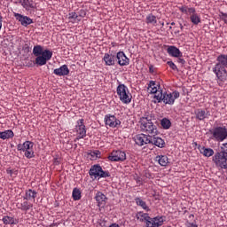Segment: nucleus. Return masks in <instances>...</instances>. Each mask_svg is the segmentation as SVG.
I'll list each match as a JSON object with an SVG mask.
<instances>
[{"instance_id":"1","label":"nucleus","mask_w":227,"mask_h":227,"mask_svg":"<svg viewBox=\"0 0 227 227\" xmlns=\"http://www.w3.org/2000/svg\"><path fill=\"white\" fill-rule=\"evenodd\" d=\"M217 63L213 67V72L216 75V79L224 82L227 79V55L221 54L216 58Z\"/></svg>"},{"instance_id":"2","label":"nucleus","mask_w":227,"mask_h":227,"mask_svg":"<svg viewBox=\"0 0 227 227\" xmlns=\"http://www.w3.org/2000/svg\"><path fill=\"white\" fill-rule=\"evenodd\" d=\"M176 98H180V92L178 90H174L172 92L162 90L156 95L157 102H163V104H166L167 106H173Z\"/></svg>"},{"instance_id":"3","label":"nucleus","mask_w":227,"mask_h":227,"mask_svg":"<svg viewBox=\"0 0 227 227\" xmlns=\"http://www.w3.org/2000/svg\"><path fill=\"white\" fill-rule=\"evenodd\" d=\"M178 10L181 13H184L189 16V20L193 26L201 24V14L196 12V8L189 7L187 5L179 6Z\"/></svg>"},{"instance_id":"4","label":"nucleus","mask_w":227,"mask_h":227,"mask_svg":"<svg viewBox=\"0 0 227 227\" xmlns=\"http://www.w3.org/2000/svg\"><path fill=\"white\" fill-rule=\"evenodd\" d=\"M209 134H211L210 139L216 141L217 143H223L227 139V128L224 125L215 126L209 129Z\"/></svg>"},{"instance_id":"5","label":"nucleus","mask_w":227,"mask_h":227,"mask_svg":"<svg viewBox=\"0 0 227 227\" xmlns=\"http://www.w3.org/2000/svg\"><path fill=\"white\" fill-rule=\"evenodd\" d=\"M140 129L142 132H145V134H147L146 136H151V137L157 136V134H159L157 126L152 122V120H148V118L141 119Z\"/></svg>"},{"instance_id":"6","label":"nucleus","mask_w":227,"mask_h":227,"mask_svg":"<svg viewBox=\"0 0 227 227\" xmlns=\"http://www.w3.org/2000/svg\"><path fill=\"white\" fill-rule=\"evenodd\" d=\"M116 93L119 97V100H121L122 104H130L132 102V94H130L129 87L125 84H119L116 89Z\"/></svg>"},{"instance_id":"7","label":"nucleus","mask_w":227,"mask_h":227,"mask_svg":"<svg viewBox=\"0 0 227 227\" xmlns=\"http://www.w3.org/2000/svg\"><path fill=\"white\" fill-rule=\"evenodd\" d=\"M35 144L29 140L25 141L23 144L17 145L18 152H24L27 159H33L35 157V151L33 150Z\"/></svg>"},{"instance_id":"8","label":"nucleus","mask_w":227,"mask_h":227,"mask_svg":"<svg viewBox=\"0 0 227 227\" xmlns=\"http://www.w3.org/2000/svg\"><path fill=\"white\" fill-rule=\"evenodd\" d=\"M90 176H94V178H109L111 173L107 170L102 169V167L99 164L91 166L89 171Z\"/></svg>"},{"instance_id":"9","label":"nucleus","mask_w":227,"mask_h":227,"mask_svg":"<svg viewBox=\"0 0 227 227\" xmlns=\"http://www.w3.org/2000/svg\"><path fill=\"white\" fill-rule=\"evenodd\" d=\"M214 164L216 168H221L222 169H227V154L226 153L217 152L212 158Z\"/></svg>"},{"instance_id":"10","label":"nucleus","mask_w":227,"mask_h":227,"mask_svg":"<svg viewBox=\"0 0 227 227\" xmlns=\"http://www.w3.org/2000/svg\"><path fill=\"white\" fill-rule=\"evenodd\" d=\"M74 131L76 133L74 143H77V141L81 139H84L86 137V125H84V119H80L76 121Z\"/></svg>"},{"instance_id":"11","label":"nucleus","mask_w":227,"mask_h":227,"mask_svg":"<svg viewBox=\"0 0 227 227\" xmlns=\"http://www.w3.org/2000/svg\"><path fill=\"white\" fill-rule=\"evenodd\" d=\"M51 59H52V51L44 50L43 55L35 57V63L37 67H43V65H47V61H51Z\"/></svg>"},{"instance_id":"12","label":"nucleus","mask_w":227,"mask_h":227,"mask_svg":"<svg viewBox=\"0 0 227 227\" xmlns=\"http://www.w3.org/2000/svg\"><path fill=\"white\" fill-rule=\"evenodd\" d=\"M107 159L111 162H125L127 160V153L125 151L115 150L108 155Z\"/></svg>"},{"instance_id":"13","label":"nucleus","mask_w":227,"mask_h":227,"mask_svg":"<svg viewBox=\"0 0 227 227\" xmlns=\"http://www.w3.org/2000/svg\"><path fill=\"white\" fill-rule=\"evenodd\" d=\"M104 121L106 127L111 129H118L121 125V121L111 114L105 115Z\"/></svg>"},{"instance_id":"14","label":"nucleus","mask_w":227,"mask_h":227,"mask_svg":"<svg viewBox=\"0 0 227 227\" xmlns=\"http://www.w3.org/2000/svg\"><path fill=\"white\" fill-rule=\"evenodd\" d=\"M152 142V136L146 134H138L135 137V143L138 146H145V145H150Z\"/></svg>"},{"instance_id":"15","label":"nucleus","mask_w":227,"mask_h":227,"mask_svg":"<svg viewBox=\"0 0 227 227\" xmlns=\"http://www.w3.org/2000/svg\"><path fill=\"white\" fill-rule=\"evenodd\" d=\"M13 17L21 24L24 27H27V26L33 24V19L24 16L18 12H13Z\"/></svg>"},{"instance_id":"16","label":"nucleus","mask_w":227,"mask_h":227,"mask_svg":"<svg viewBox=\"0 0 227 227\" xmlns=\"http://www.w3.org/2000/svg\"><path fill=\"white\" fill-rule=\"evenodd\" d=\"M116 59H117V63H118V65H120V67H128V65H129V63H130V59H129L127 57V55H125V52H123V51L117 52Z\"/></svg>"},{"instance_id":"17","label":"nucleus","mask_w":227,"mask_h":227,"mask_svg":"<svg viewBox=\"0 0 227 227\" xmlns=\"http://www.w3.org/2000/svg\"><path fill=\"white\" fill-rule=\"evenodd\" d=\"M15 4H21V6L26 10V12H30V10H35L36 5L33 0H15Z\"/></svg>"},{"instance_id":"18","label":"nucleus","mask_w":227,"mask_h":227,"mask_svg":"<svg viewBox=\"0 0 227 227\" xmlns=\"http://www.w3.org/2000/svg\"><path fill=\"white\" fill-rule=\"evenodd\" d=\"M136 217L137 221H140V223H145L146 227H150V225L152 224V223L150 222L152 221V217H150V215H148L147 213H145L143 211L137 212Z\"/></svg>"},{"instance_id":"19","label":"nucleus","mask_w":227,"mask_h":227,"mask_svg":"<svg viewBox=\"0 0 227 227\" xmlns=\"http://www.w3.org/2000/svg\"><path fill=\"white\" fill-rule=\"evenodd\" d=\"M167 52L172 58H183L184 56L182 51H180V49L173 45L168 47Z\"/></svg>"},{"instance_id":"20","label":"nucleus","mask_w":227,"mask_h":227,"mask_svg":"<svg viewBox=\"0 0 227 227\" xmlns=\"http://www.w3.org/2000/svg\"><path fill=\"white\" fill-rule=\"evenodd\" d=\"M53 74L59 77H65V75L70 74V69H68V66L63 65L60 67L54 69Z\"/></svg>"},{"instance_id":"21","label":"nucleus","mask_w":227,"mask_h":227,"mask_svg":"<svg viewBox=\"0 0 227 227\" xmlns=\"http://www.w3.org/2000/svg\"><path fill=\"white\" fill-rule=\"evenodd\" d=\"M103 61L106 67H114L116 63V57L111 53H105Z\"/></svg>"},{"instance_id":"22","label":"nucleus","mask_w":227,"mask_h":227,"mask_svg":"<svg viewBox=\"0 0 227 227\" xmlns=\"http://www.w3.org/2000/svg\"><path fill=\"white\" fill-rule=\"evenodd\" d=\"M16 207L19 210H21L22 212H28V210H31V208H33V204L24 200L23 202H18L16 204Z\"/></svg>"},{"instance_id":"23","label":"nucleus","mask_w":227,"mask_h":227,"mask_svg":"<svg viewBox=\"0 0 227 227\" xmlns=\"http://www.w3.org/2000/svg\"><path fill=\"white\" fill-rule=\"evenodd\" d=\"M95 200L98 207H106V201H107V197L102 192H98L96 193Z\"/></svg>"},{"instance_id":"24","label":"nucleus","mask_w":227,"mask_h":227,"mask_svg":"<svg viewBox=\"0 0 227 227\" xmlns=\"http://www.w3.org/2000/svg\"><path fill=\"white\" fill-rule=\"evenodd\" d=\"M164 222H166V216H156L154 218H151V224L149 225V227L162 226V224H164Z\"/></svg>"},{"instance_id":"25","label":"nucleus","mask_w":227,"mask_h":227,"mask_svg":"<svg viewBox=\"0 0 227 227\" xmlns=\"http://www.w3.org/2000/svg\"><path fill=\"white\" fill-rule=\"evenodd\" d=\"M195 116H196L197 120H200V121H203V120H205V119L208 118V116H210V112L203 110V109H197L195 111Z\"/></svg>"},{"instance_id":"26","label":"nucleus","mask_w":227,"mask_h":227,"mask_svg":"<svg viewBox=\"0 0 227 227\" xmlns=\"http://www.w3.org/2000/svg\"><path fill=\"white\" fill-rule=\"evenodd\" d=\"M150 145H154V146H158V148H164L166 142L164 139L159 137H151Z\"/></svg>"},{"instance_id":"27","label":"nucleus","mask_w":227,"mask_h":227,"mask_svg":"<svg viewBox=\"0 0 227 227\" xmlns=\"http://www.w3.org/2000/svg\"><path fill=\"white\" fill-rule=\"evenodd\" d=\"M157 86L159 85L153 81L149 82V89L151 90V93L154 94L153 98H155V100L157 99L158 93H162V90L157 89Z\"/></svg>"},{"instance_id":"28","label":"nucleus","mask_w":227,"mask_h":227,"mask_svg":"<svg viewBox=\"0 0 227 227\" xmlns=\"http://www.w3.org/2000/svg\"><path fill=\"white\" fill-rule=\"evenodd\" d=\"M15 137V133H13V130L12 129L0 131V139H3L4 141L6 139H12V137Z\"/></svg>"},{"instance_id":"29","label":"nucleus","mask_w":227,"mask_h":227,"mask_svg":"<svg viewBox=\"0 0 227 227\" xmlns=\"http://www.w3.org/2000/svg\"><path fill=\"white\" fill-rule=\"evenodd\" d=\"M155 161L160 164V166L166 167L169 164V159L166 155H158L155 157Z\"/></svg>"},{"instance_id":"30","label":"nucleus","mask_w":227,"mask_h":227,"mask_svg":"<svg viewBox=\"0 0 227 227\" xmlns=\"http://www.w3.org/2000/svg\"><path fill=\"white\" fill-rule=\"evenodd\" d=\"M38 194V192H36V191L28 189L25 191V196L23 197V200H26L27 201L31 200H35V198H36V195Z\"/></svg>"},{"instance_id":"31","label":"nucleus","mask_w":227,"mask_h":227,"mask_svg":"<svg viewBox=\"0 0 227 227\" xmlns=\"http://www.w3.org/2000/svg\"><path fill=\"white\" fill-rule=\"evenodd\" d=\"M135 201H136V204L137 205V207H141V208L145 210V212H150V207H148V205H146V202L145 200H143L141 198L137 197L135 199Z\"/></svg>"},{"instance_id":"32","label":"nucleus","mask_w":227,"mask_h":227,"mask_svg":"<svg viewBox=\"0 0 227 227\" xmlns=\"http://www.w3.org/2000/svg\"><path fill=\"white\" fill-rule=\"evenodd\" d=\"M200 152L204 157L208 158V157H213V155H214V149H212V148H207V147L203 146V147L200 148Z\"/></svg>"},{"instance_id":"33","label":"nucleus","mask_w":227,"mask_h":227,"mask_svg":"<svg viewBox=\"0 0 227 227\" xmlns=\"http://www.w3.org/2000/svg\"><path fill=\"white\" fill-rule=\"evenodd\" d=\"M43 46L37 44L35 46H34L33 48V54L34 56H42L43 55Z\"/></svg>"},{"instance_id":"34","label":"nucleus","mask_w":227,"mask_h":227,"mask_svg":"<svg viewBox=\"0 0 227 227\" xmlns=\"http://www.w3.org/2000/svg\"><path fill=\"white\" fill-rule=\"evenodd\" d=\"M72 198L74 201H79L82 196L81 195V190L79 188H74L72 192Z\"/></svg>"},{"instance_id":"35","label":"nucleus","mask_w":227,"mask_h":227,"mask_svg":"<svg viewBox=\"0 0 227 227\" xmlns=\"http://www.w3.org/2000/svg\"><path fill=\"white\" fill-rule=\"evenodd\" d=\"M146 24H153V26H155L157 24V17L153 14H149L145 18Z\"/></svg>"},{"instance_id":"36","label":"nucleus","mask_w":227,"mask_h":227,"mask_svg":"<svg viewBox=\"0 0 227 227\" xmlns=\"http://www.w3.org/2000/svg\"><path fill=\"white\" fill-rule=\"evenodd\" d=\"M160 125L162 129H164L165 130H168V129L171 128V121H169V119L168 118H163L160 121Z\"/></svg>"},{"instance_id":"37","label":"nucleus","mask_w":227,"mask_h":227,"mask_svg":"<svg viewBox=\"0 0 227 227\" xmlns=\"http://www.w3.org/2000/svg\"><path fill=\"white\" fill-rule=\"evenodd\" d=\"M4 224H17V220H15L14 217H11V216H4L2 219Z\"/></svg>"},{"instance_id":"38","label":"nucleus","mask_w":227,"mask_h":227,"mask_svg":"<svg viewBox=\"0 0 227 227\" xmlns=\"http://www.w3.org/2000/svg\"><path fill=\"white\" fill-rule=\"evenodd\" d=\"M68 19L69 20H77L78 22H81V18H79V14L76 13L75 12H69L68 13Z\"/></svg>"},{"instance_id":"39","label":"nucleus","mask_w":227,"mask_h":227,"mask_svg":"<svg viewBox=\"0 0 227 227\" xmlns=\"http://www.w3.org/2000/svg\"><path fill=\"white\" fill-rule=\"evenodd\" d=\"M89 155H90L92 160H95L97 159H100V155H101V153L100 151L98 150H96V151H92L89 153Z\"/></svg>"},{"instance_id":"40","label":"nucleus","mask_w":227,"mask_h":227,"mask_svg":"<svg viewBox=\"0 0 227 227\" xmlns=\"http://www.w3.org/2000/svg\"><path fill=\"white\" fill-rule=\"evenodd\" d=\"M6 173H7V175H10L11 176L15 178V176H17V175H19V170L7 168Z\"/></svg>"},{"instance_id":"41","label":"nucleus","mask_w":227,"mask_h":227,"mask_svg":"<svg viewBox=\"0 0 227 227\" xmlns=\"http://www.w3.org/2000/svg\"><path fill=\"white\" fill-rule=\"evenodd\" d=\"M167 65H168V67L172 69L175 70L176 72H178V67H176V65L175 64V62L173 61H168Z\"/></svg>"},{"instance_id":"42","label":"nucleus","mask_w":227,"mask_h":227,"mask_svg":"<svg viewBox=\"0 0 227 227\" xmlns=\"http://www.w3.org/2000/svg\"><path fill=\"white\" fill-rule=\"evenodd\" d=\"M78 13L79 19H83V17H86V11L84 9L80 10Z\"/></svg>"},{"instance_id":"43","label":"nucleus","mask_w":227,"mask_h":227,"mask_svg":"<svg viewBox=\"0 0 227 227\" xmlns=\"http://www.w3.org/2000/svg\"><path fill=\"white\" fill-rule=\"evenodd\" d=\"M220 18L225 24H227V14L224 12H220Z\"/></svg>"},{"instance_id":"44","label":"nucleus","mask_w":227,"mask_h":227,"mask_svg":"<svg viewBox=\"0 0 227 227\" xmlns=\"http://www.w3.org/2000/svg\"><path fill=\"white\" fill-rule=\"evenodd\" d=\"M23 51H24L25 52H30L31 48L29 47V44H27V43L24 44V46H23Z\"/></svg>"},{"instance_id":"45","label":"nucleus","mask_w":227,"mask_h":227,"mask_svg":"<svg viewBox=\"0 0 227 227\" xmlns=\"http://www.w3.org/2000/svg\"><path fill=\"white\" fill-rule=\"evenodd\" d=\"M135 180L138 185H143V178L137 176L135 177Z\"/></svg>"},{"instance_id":"46","label":"nucleus","mask_w":227,"mask_h":227,"mask_svg":"<svg viewBox=\"0 0 227 227\" xmlns=\"http://www.w3.org/2000/svg\"><path fill=\"white\" fill-rule=\"evenodd\" d=\"M222 152L227 155V143L222 145Z\"/></svg>"},{"instance_id":"47","label":"nucleus","mask_w":227,"mask_h":227,"mask_svg":"<svg viewBox=\"0 0 227 227\" xmlns=\"http://www.w3.org/2000/svg\"><path fill=\"white\" fill-rule=\"evenodd\" d=\"M177 63H180V65H185V59H182V57H178Z\"/></svg>"},{"instance_id":"48","label":"nucleus","mask_w":227,"mask_h":227,"mask_svg":"<svg viewBox=\"0 0 227 227\" xmlns=\"http://www.w3.org/2000/svg\"><path fill=\"white\" fill-rule=\"evenodd\" d=\"M149 73L155 74V67H153V65L149 66Z\"/></svg>"},{"instance_id":"49","label":"nucleus","mask_w":227,"mask_h":227,"mask_svg":"<svg viewBox=\"0 0 227 227\" xmlns=\"http://www.w3.org/2000/svg\"><path fill=\"white\" fill-rule=\"evenodd\" d=\"M53 164H54V166H59V159L55 158V159L53 160Z\"/></svg>"},{"instance_id":"50","label":"nucleus","mask_w":227,"mask_h":227,"mask_svg":"<svg viewBox=\"0 0 227 227\" xmlns=\"http://www.w3.org/2000/svg\"><path fill=\"white\" fill-rule=\"evenodd\" d=\"M3 27V16L0 15V31Z\"/></svg>"},{"instance_id":"51","label":"nucleus","mask_w":227,"mask_h":227,"mask_svg":"<svg viewBox=\"0 0 227 227\" xmlns=\"http://www.w3.org/2000/svg\"><path fill=\"white\" fill-rule=\"evenodd\" d=\"M188 227H198V224H196L194 223H191L188 224Z\"/></svg>"},{"instance_id":"52","label":"nucleus","mask_w":227,"mask_h":227,"mask_svg":"<svg viewBox=\"0 0 227 227\" xmlns=\"http://www.w3.org/2000/svg\"><path fill=\"white\" fill-rule=\"evenodd\" d=\"M50 226H51V227H58V223H51Z\"/></svg>"},{"instance_id":"53","label":"nucleus","mask_w":227,"mask_h":227,"mask_svg":"<svg viewBox=\"0 0 227 227\" xmlns=\"http://www.w3.org/2000/svg\"><path fill=\"white\" fill-rule=\"evenodd\" d=\"M180 29H184V25L180 24Z\"/></svg>"},{"instance_id":"54","label":"nucleus","mask_w":227,"mask_h":227,"mask_svg":"<svg viewBox=\"0 0 227 227\" xmlns=\"http://www.w3.org/2000/svg\"><path fill=\"white\" fill-rule=\"evenodd\" d=\"M171 26H175V22H172V23H171Z\"/></svg>"},{"instance_id":"55","label":"nucleus","mask_w":227,"mask_h":227,"mask_svg":"<svg viewBox=\"0 0 227 227\" xmlns=\"http://www.w3.org/2000/svg\"><path fill=\"white\" fill-rule=\"evenodd\" d=\"M161 26H164V23H161Z\"/></svg>"}]
</instances>
